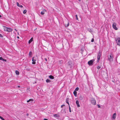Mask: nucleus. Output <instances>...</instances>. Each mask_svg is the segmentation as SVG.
<instances>
[{"mask_svg": "<svg viewBox=\"0 0 120 120\" xmlns=\"http://www.w3.org/2000/svg\"><path fill=\"white\" fill-rule=\"evenodd\" d=\"M69 100V98H67L66 100V103H67L68 104V106L70 105L69 104L68 102Z\"/></svg>", "mask_w": 120, "mask_h": 120, "instance_id": "obj_13", "label": "nucleus"}, {"mask_svg": "<svg viewBox=\"0 0 120 120\" xmlns=\"http://www.w3.org/2000/svg\"><path fill=\"white\" fill-rule=\"evenodd\" d=\"M1 17V16L0 15V17Z\"/></svg>", "mask_w": 120, "mask_h": 120, "instance_id": "obj_45", "label": "nucleus"}, {"mask_svg": "<svg viewBox=\"0 0 120 120\" xmlns=\"http://www.w3.org/2000/svg\"><path fill=\"white\" fill-rule=\"evenodd\" d=\"M79 99L80 100H82L83 99V97L82 96H80L79 97Z\"/></svg>", "mask_w": 120, "mask_h": 120, "instance_id": "obj_21", "label": "nucleus"}, {"mask_svg": "<svg viewBox=\"0 0 120 120\" xmlns=\"http://www.w3.org/2000/svg\"><path fill=\"white\" fill-rule=\"evenodd\" d=\"M118 45L120 46V38L118 37L116 38L115 39Z\"/></svg>", "mask_w": 120, "mask_h": 120, "instance_id": "obj_3", "label": "nucleus"}, {"mask_svg": "<svg viewBox=\"0 0 120 120\" xmlns=\"http://www.w3.org/2000/svg\"><path fill=\"white\" fill-rule=\"evenodd\" d=\"M79 90V88L78 87H76L75 89V90H75V91H78Z\"/></svg>", "mask_w": 120, "mask_h": 120, "instance_id": "obj_28", "label": "nucleus"}, {"mask_svg": "<svg viewBox=\"0 0 120 120\" xmlns=\"http://www.w3.org/2000/svg\"><path fill=\"white\" fill-rule=\"evenodd\" d=\"M91 102L92 104L94 105H95L96 103L95 100L94 98H90Z\"/></svg>", "mask_w": 120, "mask_h": 120, "instance_id": "obj_4", "label": "nucleus"}, {"mask_svg": "<svg viewBox=\"0 0 120 120\" xmlns=\"http://www.w3.org/2000/svg\"><path fill=\"white\" fill-rule=\"evenodd\" d=\"M116 113H114L113 115L112 118L113 119H115L116 118Z\"/></svg>", "mask_w": 120, "mask_h": 120, "instance_id": "obj_11", "label": "nucleus"}, {"mask_svg": "<svg viewBox=\"0 0 120 120\" xmlns=\"http://www.w3.org/2000/svg\"><path fill=\"white\" fill-rule=\"evenodd\" d=\"M75 17H76V20H78V16H77V15H75Z\"/></svg>", "mask_w": 120, "mask_h": 120, "instance_id": "obj_30", "label": "nucleus"}, {"mask_svg": "<svg viewBox=\"0 0 120 120\" xmlns=\"http://www.w3.org/2000/svg\"><path fill=\"white\" fill-rule=\"evenodd\" d=\"M17 38L18 39H19V36H18L17 37Z\"/></svg>", "mask_w": 120, "mask_h": 120, "instance_id": "obj_43", "label": "nucleus"}, {"mask_svg": "<svg viewBox=\"0 0 120 120\" xmlns=\"http://www.w3.org/2000/svg\"><path fill=\"white\" fill-rule=\"evenodd\" d=\"M43 11H46V10H45V9H44L43 10Z\"/></svg>", "mask_w": 120, "mask_h": 120, "instance_id": "obj_44", "label": "nucleus"}, {"mask_svg": "<svg viewBox=\"0 0 120 120\" xmlns=\"http://www.w3.org/2000/svg\"><path fill=\"white\" fill-rule=\"evenodd\" d=\"M79 1H80V0H79Z\"/></svg>", "mask_w": 120, "mask_h": 120, "instance_id": "obj_49", "label": "nucleus"}, {"mask_svg": "<svg viewBox=\"0 0 120 120\" xmlns=\"http://www.w3.org/2000/svg\"><path fill=\"white\" fill-rule=\"evenodd\" d=\"M44 120H48V119H44Z\"/></svg>", "mask_w": 120, "mask_h": 120, "instance_id": "obj_40", "label": "nucleus"}, {"mask_svg": "<svg viewBox=\"0 0 120 120\" xmlns=\"http://www.w3.org/2000/svg\"><path fill=\"white\" fill-rule=\"evenodd\" d=\"M4 30L5 31L9 32H11L13 31V29L11 28L8 27L6 26H3Z\"/></svg>", "mask_w": 120, "mask_h": 120, "instance_id": "obj_1", "label": "nucleus"}, {"mask_svg": "<svg viewBox=\"0 0 120 120\" xmlns=\"http://www.w3.org/2000/svg\"><path fill=\"white\" fill-rule=\"evenodd\" d=\"M32 60L33 61L32 64H35V61H36V59L34 57H33L32 58Z\"/></svg>", "mask_w": 120, "mask_h": 120, "instance_id": "obj_9", "label": "nucleus"}, {"mask_svg": "<svg viewBox=\"0 0 120 120\" xmlns=\"http://www.w3.org/2000/svg\"><path fill=\"white\" fill-rule=\"evenodd\" d=\"M33 38H31L30 39L28 43L29 44H30L33 41Z\"/></svg>", "mask_w": 120, "mask_h": 120, "instance_id": "obj_17", "label": "nucleus"}, {"mask_svg": "<svg viewBox=\"0 0 120 120\" xmlns=\"http://www.w3.org/2000/svg\"><path fill=\"white\" fill-rule=\"evenodd\" d=\"M108 59L110 61H113V56L112 54L108 56Z\"/></svg>", "mask_w": 120, "mask_h": 120, "instance_id": "obj_5", "label": "nucleus"}, {"mask_svg": "<svg viewBox=\"0 0 120 120\" xmlns=\"http://www.w3.org/2000/svg\"><path fill=\"white\" fill-rule=\"evenodd\" d=\"M0 37L2 38L3 36L1 34H0Z\"/></svg>", "mask_w": 120, "mask_h": 120, "instance_id": "obj_37", "label": "nucleus"}, {"mask_svg": "<svg viewBox=\"0 0 120 120\" xmlns=\"http://www.w3.org/2000/svg\"><path fill=\"white\" fill-rule=\"evenodd\" d=\"M29 115V114L28 113H27L26 114V115H27V116H28Z\"/></svg>", "mask_w": 120, "mask_h": 120, "instance_id": "obj_41", "label": "nucleus"}, {"mask_svg": "<svg viewBox=\"0 0 120 120\" xmlns=\"http://www.w3.org/2000/svg\"><path fill=\"white\" fill-rule=\"evenodd\" d=\"M45 61H47V59L46 58H45Z\"/></svg>", "mask_w": 120, "mask_h": 120, "instance_id": "obj_38", "label": "nucleus"}, {"mask_svg": "<svg viewBox=\"0 0 120 120\" xmlns=\"http://www.w3.org/2000/svg\"><path fill=\"white\" fill-rule=\"evenodd\" d=\"M46 82H50L51 81L49 79H47L46 80Z\"/></svg>", "mask_w": 120, "mask_h": 120, "instance_id": "obj_22", "label": "nucleus"}, {"mask_svg": "<svg viewBox=\"0 0 120 120\" xmlns=\"http://www.w3.org/2000/svg\"><path fill=\"white\" fill-rule=\"evenodd\" d=\"M79 1H80V0H79Z\"/></svg>", "mask_w": 120, "mask_h": 120, "instance_id": "obj_48", "label": "nucleus"}, {"mask_svg": "<svg viewBox=\"0 0 120 120\" xmlns=\"http://www.w3.org/2000/svg\"><path fill=\"white\" fill-rule=\"evenodd\" d=\"M49 77L50 79H53L54 78V76L51 75H49Z\"/></svg>", "mask_w": 120, "mask_h": 120, "instance_id": "obj_19", "label": "nucleus"}, {"mask_svg": "<svg viewBox=\"0 0 120 120\" xmlns=\"http://www.w3.org/2000/svg\"><path fill=\"white\" fill-rule=\"evenodd\" d=\"M27 12V10H25L23 11V13L24 14H25Z\"/></svg>", "mask_w": 120, "mask_h": 120, "instance_id": "obj_25", "label": "nucleus"}, {"mask_svg": "<svg viewBox=\"0 0 120 120\" xmlns=\"http://www.w3.org/2000/svg\"><path fill=\"white\" fill-rule=\"evenodd\" d=\"M94 41V39L93 38H92L91 40V42H93Z\"/></svg>", "mask_w": 120, "mask_h": 120, "instance_id": "obj_34", "label": "nucleus"}, {"mask_svg": "<svg viewBox=\"0 0 120 120\" xmlns=\"http://www.w3.org/2000/svg\"><path fill=\"white\" fill-rule=\"evenodd\" d=\"M53 116L55 117L58 118L59 117H60V116L57 114H54L53 115Z\"/></svg>", "mask_w": 120, "mask_h": 120, "instance_id": "obj_16", "label": "nucleus"}, {"mask_svg": "<svg viewBox=\"0 0 120 120\" xmlns=\"http://www.w3.org/2000/svg\"><path fill=\"white\" fill-rule=\"evenodd\" d=\"M72 120H74V119H72Z\"/></svg>", "mask_w": 120, "mask_h": 120, "instance_id": "obj_46", "label": "nucleus"}, {"mask_svg": "<svg viewBox=\"0 0 120 120\" xmlns=\"http://www.w3.org/2000/svg\"><path fill=\"white\" fill-rule=\"evenodd\" d=\"M69 25V22H68V23L67 24H65V26L66 27H68Z\"/></svg>", "mask_w": 120, "mask_h": 120, "instance_id": "obj_20", "label": "nucleus"}, {"mask_svg": "<svg viewBox=\"0 0 120 120\" xmlns=\"http://www.w3.org/2000/svg\"><path fill=\"white\" fill-rule=\"evenodd\" d=\"M15 72L16 74L17 75H19V72L17 70H16L15 71Z\"/></svg>", "mask_w": 120, "mask_h": 120, "instance_id": "obj_23", "label": "nucleus"}, {"mask_svg": "<svg viewBox=\"0 0 120 120\" xmlns=\"http://www.w3.org/2000/svg\"><path fill=\"white\" fill-rule=\"evenodd\" d=\"M69 111L70 112H71V107H70V105L69 106Z\"/></svg>", "mask_w": 120, "mask_h": 120, "instance_id": "obj_27", "label": "nucleus"}, {"mask_svg": "<svg viewBox=\"0 0 120 120\" xmlns=\"http://www.w3.org/2000/svg\"><path fill=\"white\" fill-rule=\"evenodd\" d=\"M45 14V12L44 11H41V15H44Z\"/></svg>", "mask_w": 120, "mask_h": 120, "instance_id": "obj_32", "label": "nucleus"}, {"mask_svg": "<svg viewBox=\"0 0 120 120\" xmlns=\"http://www.w3.org/2000/svg\"><path fill=\"white\" fill-rule=\"evenodd\" d=\"M17 6H18L19 7H21V8L23 7V6L21 5H20L19 4V3L18 2H17Z\"/></svg>", "mask_w": 120, "mask_h": 120, "instance_id": "obj_15", "label": "nucleus"}, {"mask_svg": "<svg viewBox=\"0 0 120 120\" xmlns=\"http://www.w3.org/2000/svg\"><path fill=\"white\" fill-rule=\"evenodd\" d=\"M73 94H74V95L76 97L77 96V92L75 90H74L73 92Z\"/></svg>", "mask_w": 120, "mask_h": 120, "instance_id": "obj_18", "label": "nucleus"}, {"mask_svg": "<svg viewBox=\"0 0 120 120\" xmlns=\"http://www.w3.org/2000/svg\"><path fill=\"white\" fill-rule=\"evenodd\" d=\"M116 23L115 22L113 23L112 25L113 28L116 30H118L116 26Z\"/></svg>", "mask_w": 120, "mask_h": 120, "instance_id": "obj_7", "label": "nucleus"}, {"mask_svg": "<svg viewBox=\"0 0 120 120\" xmlns=\"http://www.w3.org/2000/svg\"><path fill=\"white\" fill-rule=\"evenodd\" d=\"M65 106V105H61V108H62L63 106Z\"/></svg>", "mask_w": 120, "mask_h": 120, "instance_id": "obj_36", "label": "nucleus"}, {"mask_svg": "<svg viewBox=\"0 0 120 120\" xmlns=\"http://www.w3.org/2000/svg\"><path fill=\"white\" fill-rule=\"evenodd\" d=\"M61 113H66V111H65V108H63L61 111Z\"/></svg>", "mask_w": 120, "mask_h": 120, "instance_id": "obj_10", "label": "nucleus"}, {"mask_svg": "<svg viewBox=\"0 0 120 120\" xmlns=\"http://www.w3.org/2000/svg\"><path fill=\"white\" fill-rule=\"evenodd\" d=\"M20 86H16V87H18L19 88L20 87Z\"/></svg>", "mask_w": 120, "mask_h": 120, "instance_id": "obj_39", "label": "nucleus"}, {"mask_svg": "<svg viewBox=\"0 0 120 120\" xmlns=\"http://www.w3.org/2000/svg\"><path fill=\"white\" fill-rule=\"evenodd\" d=\"M32 54V52L31 51H30L29 53V55L30 57H31V55Z\"/></svg>", "mask_w": 120, "mask_h": 120, "instance_id": "obj_24", "label": "nucleus"}, {"mask_svg": "<svg viewBox=\"0 0 120 120\" xmlns=\"http://www.w3.org/2000/svg\"><path fill=\"white\" fill-rule=\"evenodd\" d=\"M89 31L91 33V32H92V30H91L90 29H89Z\"/></svg>", "mask_w": 120, "mask_h": 120, "instance_id": "obj_35", "label": "nucleus"}, {"mask_svg": "<svg viewBox=\"0 0 120 120\" xmlns=\"http://www.w3.org/2000/svg\"><path fill=\"white\" fill-rule=\"evenodd\" d=\"M0 60H2L6 62L7 60L6 59H3L2 57H0Z\"/></svg>", "mask_w": 120, "mask_h": 120, "instance_id": "obj_14", "label": "nucleus"}, {"mask_svg": "<svg viewBox=\"0 0 120 120\" xmlns=\"http://www.w3.org/2000/svg\"><path fill=\"white\" fill-rule=\"evenodd\" d=\"M15 30H16L15 29Z\"/></svg>", "mask_w": 120, "mask_h": 120, "instance_id": "obj_47", "label": "nucleus"}, {"mask_svg": "<svg viewBox=\"0 0 120 120\" xmlns=\"http://www.w3.org/2000/svg\"><path fill=\"white\" fill-rule=\"evenodd\" d=\"M101 68V66H98L97 67V68L98 69H99Z\"/></svg>", "mask_w": 120, "mask_h": 120, "instance_id": "obj_31", "label": "nucleus"}, {"mask_svg": "<svg viewBox=\"0 0 120 120\" xmlns=\"http://www.w3.org/2000/svg\"><path fill=\"white\" fill-rule=\"evenodd\" d=\"M97 105L98 106V108H100L101 107V106L100 105Z\"/></svg>", "mask_w": 120, "mask_h": 120, "instance_id": "obj_33", "label": "nucleus"}, {"mask_svg": "<svg viewBox=\"0 0 120 120\" xmlns=\"http://www.w3.org/2000/svg\"><path fill=\"white\" fill-rule=\"evenodd\" d=\"M33 101V100L32 99H29V100H27V102H29V101Z\"/></svg>", "mask_w": 120, "mask_h": 120, "instance_id": "obj_26", "label": "nucleus"}, {"mask_svg": "<svg viewBox=\"0 0 120 120\" xmlns=\"http://www.w3.org/2000/svg\"><path fill=\"white\" fill-rule=\"evenodd\" d=\"M68 68L69 69L71 68L72 66L73 65V64L72 62L71 61H68Z\"/></svg>", "mask_w": 120, "mask_h": 120, "instance_id": "obj_2", "label": "nucleus"}, {"mask_svg": "<svg viewBox=\"0 0 120 120\" xmlns=\"http://www.w3.org/2000/svg\"><path fill=\"white\" fill-rule=\"evenodd\" d=\"M101 55V53L100 51L99 52L97 56L98 61V62L100 59Z\"/></svg>", "mask_w": 120, "mask_h": 120, "instance_id": "obj_8", "label": "nucleus"}, {"mask_svg": "<svg viewBox=\"0 0 120 120\" xmlns=\"http://www.w3.org/2000/svg\"><path fill=\"white\" fill-rule=\"evenodd\" d=\"M61 61H59V63L60 64H61Z\"/></svg>", "mask_w": 120, "mask_h": 120, "instance_id": "obj_42", "label": "nucleus"}, {"mask_svg": "<svg viewBox=\"0 0 120 120\" xmlns=\"http://www.w3.org/2000/svg\"><path fill=\"white\" fill-rule=\"evenodd\" d=\"M76 103L77 105V107H80V105L79 104V102L78 100H76Z\"/></svg>", "mask_w": 120, "mask_h": 120, "instance_id": "obj_12", "label": "nucleus"}, {"mask_svg": "<svg viewBox=\"0 0 120 120\" xmlns=\"http://www.w3.org/2000/svg\"><path fill=\"white\" fill-rule=\"evenodd\" d=\"M0 118L2 120H5L1 116H0Z\"/></svg>", "mask_w": 120, "mask_h": 120, "instance_id": "obj_29", "label": "nucleus"}, {"mask_svg": "<svg viewBox=\"0 0 120 120\" xmlns=\"http://www.w3.org/2000/svg\"><path fill=\"white\" fill-rule=\"evenodd\" d=\"M94 61V59H92L89 61L88 63L89 66H92L93 65V62Z\"/></svg>", "mask_w": 120, "mask_h": 120, "instance_id": "obj_6", "label": "nucleus"}]
</instances>
